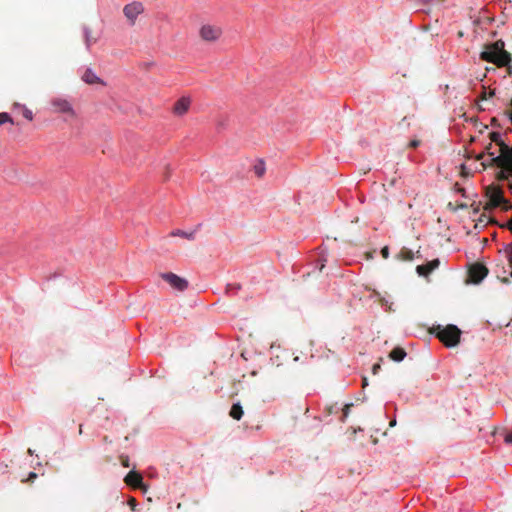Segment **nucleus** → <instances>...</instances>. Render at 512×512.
I'll use <instances>...</instances> for the list:
<instances>
[{
  "label": "nucleus",
  "instance_id": "obj_1",
  "mask_svg": "<svg viewBox=\"0 0 512 512\" xmlns=\"http://www.w3.org/2000/svg\"><path fill=\"white\" fill-rule=\"evenodd\" d=\"M480 58L498 67H505L512 60L511 54L504 49V42L502 40H497L486 46V49L481 52Z\"/></svg>",
  "mask_w": 512,
  "mask_h": 512
},
{
  "label": "nucleus",
  "instance_id": "obj_2",
  "mask_svg": "<svg viewBox=\"0 0 512 512\" xmlns=\"http://www.w3.org/2000/svg\"><path fill=\"white\" fill-rule=\"evenodd\" d=\"M431 333L435 334L446 347H455L460 342L461 330L452 324L445 327L435 326L432 328Z\"/></svg>",
  "mask_w": 512,
  "mask_h": 512
},
{
  "label": "nucleus",
  "instance_id": "obj_3",
  "mask_svg": "<svg viewBox=\"0 0 512 512\" xmlns=\"http://www.w3.org/2000/svg\"><path fill=\"white\" fill-rule=\"evenodd\" d=\"M486 196L489 198L484 209L491 210L493 208L501 206L504 211H508L512 208V205L503 197V192L499 187L489 186L486 189Z\"/></svg>",
  "mask_w": 512,
  "mask_h": 512
},
{
  "label": "nucleus",
  "instance_id": "obj_4",
  "mask_svg": "<svg viewBox=\"0 0 512 512\" xmlns=\"http://www.w3.org/2000/svg\"><path fill=\"white\" fill-rule=\"evenodd\" d=\"M50 105L54 113H62L70 118L76 117L72 104L66 98L54 97L50 100Z\"/></svg>",
  "mask_w": 512,
  "mask_h": 512
},
{
  "label": "nucleus",
  "instance_id": "obj_5",
  "mask_svg": "<svg viewBox=\"0 0 512 512\" xmlns=\"http://www.w3.org/2000/svg\"><path fill=\"white\" fill-rule=\"evenodd\" d=\"M144 10L145 9L142 2L133 1L123 7V14L129 25L134 26L138 16L144 13Z\"/></svg>",
  "mask_w": 512,
  "mask_h": 512
},
{
  "label": "nucleus",
  "instance_id": "obj_6",
  "mask_svg": "<svg viewBox=\"0 0 512 512\" xmlns=\"http://www.w3.org/2000/svg\"><path fill=\"white\" fill-rule=\"evenodd\" d=\"M497 166L512 173V151L504 142H501V154L492 158Z\"/></svg>",
  "mask_w": 512,
  "mask_h": 512
},
{
  "label": "nucleus",
  "instance_id": "obj_7",
  "mask_svg": "<svg viewBox=\"0 0 512 512\" xmlns=\"http://www.w3.org/2000/svg\"><path fill=\"white\" fill-rule=\"evenodd\" d=\"M160 277L176 291L182 292L188 288V281L172 272L161 273Z\"/></svg>",
  "mask_w": 512,
  "mask_h": 512
},
{
  "label": "nucleus",
  "instance_id": "obj_8",
  "mask_svg": "<svg viewBox=\"0 0 512 512\" xmlns=\"http://www.w3.org/2000/svg\"><path fill=\"white\" fill-rule=\"evenodd\" d=\"M222 35V29L214 25H203L200 29V37L207 42H214Z\"/></svg>",
  "mask_w": 512,
  "mask_h": 512
},
{
  "label": "nucleus",
  "instance_id": "obj_9",
  "mask_svg": "<svg viewBox=\"0 0 512 512\" xmlns=\"http://www.w3.org/2000/svg\"><path fill=\"white\" fill-rule=\"evenodd\" d=\"M488 268L480 263H474L469 269V277L475 284H479L487 275Z\"/></svg>",
  "mask_w": 512,
  "mask_h": 512
},
{
  "label": "nucleus",
  "instance_id": "obj_10",
  "mask_svg": "<svg viewBox=\"0 0 512 512\" xmlns=\"http://www.w3.org/2000/svg\"><path fill=\"white\" fill-rule=\"evenodd\" d=\"M190 105L191 98L188 96H182L175 102L172 112L177 116H183L188 112Z\"/></svg>",
  "mask_w": 512,
  "mask_h": 512
},
{
  "label": "nucleus",
  "instance_id": "obj_11",
  "mask_svg": "<svg viewBox=\"0 0 512 512\" xmlns=\"http://www.w3.org/2000/svg\"><path fill=\"white\" fill-rule=\"evenodd\" d=\"M440 265L439 259H433L432 261L427 262L423 265H418L416 267V271L419 276L428 277L431 272L437 269Z\"/></svg>",
  "mask_w": 512,
  "mask_h": 512
},
{
  "label": "nucleus",
  "instance_id": "obj_12",
  "mask_svg": "<svg viewBox=\"0 0 512 512\" xmlns=\"http://www.w3.org/2000/svg\"><path fill=\"white\" fill-rule=\"evenodd\" d=\"M81 78L85 83H87L89 85H92V84L105 85V82L101 78H99L91 68L85 69Z\"/></svg>",
  "mask_w": 512,
  "mask_h": 512
},
{
  "label": "nucleus",
  "instance_id": "obj_13",
  "mask_svg": "<svg viewBox=\"0 0 512 512\" xmlns=\"http://www.w3.org/2000/svg\"><path fill=\"white\" fill-rule=\"evenodd\" d=\"M142 476L141 474H139L138 472H135V471H130L126 476H125V483L133 488H138L141 486L142 484Z\"/></svg>",
  "mask_w": 512,
  "mask_h": 512
},
{
  "label": "nucleus",
  "instance_id": "obj_14",
  "mask_svg": "<svg viewBox=\"0 0 512 512\" xmlns=\"http://www.w3.org/2000/svg\"><path fill=\"white\" fill-rule=\"evenodd\" d=\"M389 357L395 362H400L406 357V351L401 347H395L390 352Z\"/></svg>",
  "mask_w": 512,
  "mask_h": 512
},
{
  "label": "nucleus",
  "instance_id": "obj_15",
  "mask_svg": "<svg viewBox=\"0 0 512 512\" xmlns=\"http://www.w3.org/2000/svg\"><path fill=\"white\" fill-rule=\"evenodd\" d=\"M244 412H243V408L242 406L239 404V403H235L232 405L231 409H230V412H229V415L235 419V420H240L243 416Z\"/></svg>",
  "mask_w": 512,
  "mask_h": 512
},
{
  "label": "nucleus",
  "instance_id": "obj_16",
  "mask_svg": "<svg viewBox=\"0 0 512 512\" xmlns=\"http://www.w3.org/2000/svg\"><path fill=\"white\" fill-rule=\"evenodd\" d=\"M170 235L171 236L183 237V238H186L188 240H194L195 239V231L185 232V231H182V230H174V231L171 232Z\"/></svg>",
  "mask_w": 512,
  "mask_h": 512
},
{
  "label": "nucleus",
  "instance_id": "obj_17",
  "mask_svg": "<svg viewBox=\"0 0 512 512\" xmlns=\"http://www.w3.org/2000/svg\"><path fill=\"white\" fill-rule=\"evenodd\" d=\"M84 39L87 47H90L92 44L97 42V37L92 35V31L88 28L84 30Z\"/></svg>",
  "mask_w": 512,
  "mask_h": 512
},
{
  "label": "nucleus",
  "instance_id": "obj_18",
  "mask_svg": "<svg viewBox=\"0 0 512 512\" xmlns=\"http://www.w3.org/2000/svg\"><path fill=\"white\" fill-rule=\"evenodd\" d=\"M414 254L411 250L407 248H402L399 253V258L404 261H411L413 260Z\"/></svg>",
  "mask_w": 512,
  "mask_h": 512
},
{
  "label": "nucleus",
  "instance_id": "obj_19",
  "mask_svg": "<svg viewBox=\"0 0 512 512\" xmlns=\"http://www.w3.org/2000/svg\"><path fill=\"white\" fill-rule=\"evenodd\" d=\"M254 173L258 177H262L264 175V173H265V164H264V162L260 161L259 163H257L254 166Z\"/></svg>",
  "mask_w": 512,
  "mask_h": 512
},
{
  "label": "nucleus",
  "instance_id": "obj_20",
  "mask_svg": "<svg viewBox=\"0 0 512 512\" xmlns=\"http://www.w3.org/2000/svg\"><path fill=\"white\" fill-rule=\"evenodd\" d=\"M7 122L13 123V120L10 117V115L6 112L0 113V126Z\"/></svg>",
  "mask_w": 512,
  "mask_h": 512
},
{
  "label": "nucleus",
  "instance_id": "obj_21",
  "mask_svg": "<svg viewBox=\"0 0 512 512\" xmlns=\"http://www.w3.org/2000/svg\"><path fill=\"white\" fill-rule=\"evenodd\" d=\"M490 138L493 142H496L500 147H501V142H503L501 139H500V135L499 133L497 132H492L490 134Z\"/></svg>",
  "mask_w": 512,
  "mask_h": 512
},
{
  "label": "nucleus",
  "instance_id": "obj_22",
  "mask_svg": "<svg viewBox=\"0 0 512 512\" xmlns=\"http://www.w3.org/2000/svg\"><path fill=\"white\" fill-rule=\"evenodd\" d=\"M506 253L508 257L509 266L510 268H512V247L510 245L506 247Z\"/></svg>",
  "mask_w": 512,
  "mask_h": 512
},
{
  "label": "nucleus",
  "instance_id": "obj_23",
  "mask_svg": "<svg viewBox=\"0 0 512 512\" xmlns=\"http://www.w3.org/2000/svg\"><path fill=\"white\" fill-rule=\"evenodd\" d=\"M23 116L28 119V120H32L33 119V113L31 110H29L28 108H25L24 111H23Z\"/></svg>",
  "mask_w": 512,
  "mask_h": 512
},
{
  "label": "nucleus",
  "instance_id": "obj_24",
  "mask_svg": "<svg viewBox=\"0 0 512 512\" xmlns=\"http://www.w3.org/2000/svg\"><path fill=\"white\" fill-rule=\"evenodd\" d=\"M352 404H346L343 408V420L348 417Z\"/></svg>",
  "mask_w": 512,
  "mask_h": 512
},
{
  "label": "nucleus",
  "instance_id": "obj_25",
  "mask_svg": "<svg viewBox=\"0 0 512 512\" xmlns=\"http://www.w3.org/2000/svg\"><path fill=\"white\" fill-rule=\"evenodd\" d=\"M128 505L130 506L131 510L135 511L136 510V507H137V501L135 498L131 497L129 500H128Z\"/></svg>",
  "mask_w": 512,
  "mask_h": 512
},
{
  "label": "nucleus",
  "instance_id": "obj_26",
  "mask_svg": "<svg viewBox=\"0 0 512 512\" xmlns=\"http://www.w3.org/2000/svg\"><path fill=\"white\" fill-rule=\"evenodd\" d=\"M419 145H420V140L413 139V140H411V141L409 142L408 147H409V148H413V149H415V148H417Z\"/></svg>",
  "mask_w": 512,
  "mask_h": 512
},
{
  "label": "nucleus",
  "instance_id": "obj_27",
  "mask_svg": "<svg viewBox=\"0 0 512 512\" xmlns=\"http://www.w3.org/2000/svg\"><path fill=\"white\" fill-rule=\"evenodd\" d=\"M381 255L384 259H387L389 257V248L387 246L381 249Z\"/></svg>",
  "mask_w": 512,
  "mask_h": 512
},
{
  "label": "nucleus",
  "instance_id": "obj_28",
  "mask_svg": "<svg viewBox=\"0 0 512 512\" xmlns=\"http://www.w3.org/2000/svg\"><path fill=\"white\" fill-rule=\"evenodd\" d=\"M38 477V475L35 473V472H30L29 475H28V478L26 479V481H33L34 479H36Z\"/></svg>",
  "mask_w": 512,
  "mask_h": 512
},
{
  "label": "nucleus",
  "instance_id": "obj_29",
  "mask_svg": "<svg viewBox=\"0 0 512 512\" xmlns=\"http://www.w3.org/2000/svg\"><path fill=\"white\" fill-rule=\"evenodd\" d=\"M505 442L509 443V444H512V431L506 434Z\"/></svg>",
  "mask_w": 512,
  "mask_h": 512
},
{
  "label": "nucleus",
  "instance_id": "obj_30",
  "mask_svg": "<svg viewBox=\"0 0 512 512\" xmlns=\"http://www.w3.org/2000/svg\"><path fill=\"white\" fill-rule=\"evenodd\" d=\"M510 106L512 108V99L510 100ZM507 115H508L509 120H510V122L512 124V109L507 112Z\"/></svg>",
  "mask_w": 512,
  "mask_h": 512
},
{
  "label": "nucleus",
  "instance_id": "obj_31",
  "mask_svg": "<svg viewBox=\"0 0 512 512\" xmlns=\"http://www.w3.org/2000/svg\"><path fill=\"white\" fill-rule=\"evenodd\" d=\"M506 227L512 232V218L508 221Z\"/></svg>",
  "mask_w": 512,
  "mask_h": 512
},
{
  "label": "nucleus",
  "instance_id": "obj_32",
  "mask_svg": "<svg viewBox=\"0 0 512 512\" xmlns=\"http://www.w3.org/2000/svg\"><path fill=\"white\" fill-rule=\"evenodd\" d=\"M122 464L123 466L125 467H129V461H128V458H126L125 460L122 461Z\"/></svg>",
  "mask_w": 512,
  "mask_h": 512
},
{
  "label": "nucleus",
  "instance_id": "obj_33",
  "mask_svg": "<svg viewBox=\"0 0 512 512\" xmlns=\"http://www.w3.org/2000/svg\"><path fill=\"white\" fill-rule=\"evenodd\" d=\"M380 369V365L379 364H375L373 366V372L376 373V370Z\"/></svg>",
  "mask_w": 512,
  "mask_h": 512
},
{
  "label": "nucleus",
  "instance_id": "obj_34",
  "mask_svg": "<svg viewBox=\"0 0 512 512\" xmlns=\"http://www.w3.org/2000/svg\"><path fill=\"white\" fill-rule=\"evenodd\" d=\"M508 67V73L511 75L512 74V66H510L509 64L507 65Z\"/></svg>",
  "mask_w": 512,
  "mask_h": 512
},
{
  "label": "nucleus",
  "instance_id": "obj_35",
  "mask_svg": "<svg viewBox=\"0 0 512 512\" xmlns=\"http://www.w3.org/2000/svg\"><path fill=\"white\" fill-rule=\"evenodd\" d=\"M167 169H169V167H167ZM170 176V170H168L167 174L165 175V179L167 180Z\"/></svg>",
  "mask_w": 512,
  "mask_h": 512
},
{
  "label": "nucleus",
  "instance_id": "obj_36",
  "mask_svg": "<svg viewBox=\"0 0 512 512\" xmlns=\"http://www.w3.org/2000/svg\"><path fill=\"white\" fill-rule=\"evenodd\" d=\"M82 427H83V425H82V424H80V426H79V434H80V435L83 433V429H82Z\"/></svg>",
  "mask_w": 512,
  "mask_h": 512
},
{
  "label": "nucleus",
  "instance_id": "obj_37",
  "mask_svg": "<svg viewBox=\"0 0 512 512\" xmlns=\"http://www.w3.org/2000/svg\"><path fill=\"white\" fill-rule=\"evenodd\" d=\"M482 157H483V154L478 155V156H477V160L482 159Z\"/></svg>",
  "mask_w": 512,
  "mask_h": 512
},
{
  "label": "nucleus",
  "instance_id": "obj_38",
  "mask_svg": "<svg viewBox=\"0 0 512 512\" xmlns=\"http://www.w3.org/2000/svg\"><path fill=\"white\" fill-rule=\"evenodd\" d=\"M28 453L32 455L33 451L31 449H28Z\"/></svg>",
  "mask_w": 512,
  "mask_h": 512
},
{
  "label": "nucleus",
  "instance_id": "obj_39",
  "mask_svg": "<svg viewBox=\"0 0 512 512\" xmlns=\"http://www.w3.org/2000/svg\"><path fill=\"white\" fill-rule=\"evenodd\" d=\"M324 268V264H321L320 271Z\"/></svg>",
  "mask_w": 512,
  "mask_h": 512
},
{
  "label": "nucleus",
  "instance_id": "obj_40",
  "mask_svg": "<svg viewBox=\"0 0 512 512\" xmlns=\"http://www.w3.org/2000/svg\"><path fill=\"white\" fill-rule=\"evenodd\" d=\"M509 245L512 247V242Z\"/></svg>",
  "mask_w": 512,
  "mask_h": 512
},
{
  "label": "nucleus",
  "instance_id": "obj_41",
  "mask_svg": "<svg viewBox=\"0 0 512 512\" xmlns=\"http://www.w3.org/2000/svg\"><path fill=\"white\" fill-rule=\"evenodd\" d=\"M510 275H511V277H512V271H511V274H510Z\"/></svg>",
  "mask_w": 512,
  "mask_h": 512
},
{
  "label": "nucleus",
  "instance_id": "obj_42",
  "mask_svg": "<svg viewBox=\"0 0 512 512\" xmlns=\"http://www.w3.org/2000/svg\"><path fill=\"white\" fill-rule=\"evenodd\" d=\"M511 188H512V185H511Z\"/></svg>",
  "mask_w": 512,
  "mask_h": 512
}]
</instances>
